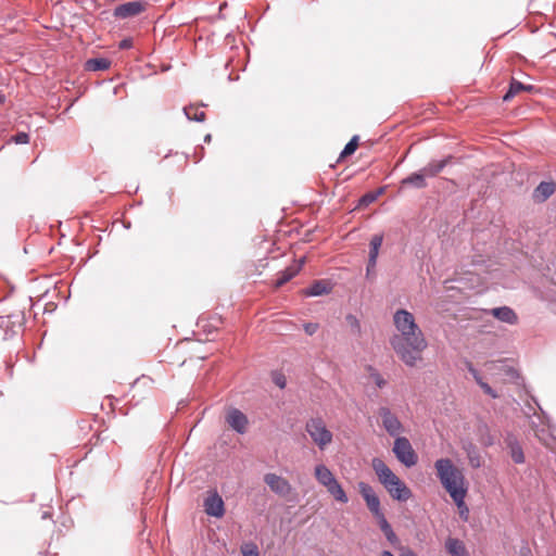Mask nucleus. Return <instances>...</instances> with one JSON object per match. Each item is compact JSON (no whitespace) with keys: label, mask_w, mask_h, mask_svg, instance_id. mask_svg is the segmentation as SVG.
I'll return each instance as SVG.
<instances>
[{"label":"nucleus","mask_w":556,"mask_h":556,"mask_svg":"<svg viewBox=\"0 0 556 556\" xmlns=\"http://www.w3.org/2000/svg\"><path fill=\"white\" fill-rule=\"evenodd\" d=\"M16 334L12 316H0V340L11 339Z\"/></svg>","instance_id":"17"},{"label":"nucleus","mask_w":556,"mask_h":556,"mask_svg":"<svg viewBox=\"0 0 556 556\" xmlns=\"http://www.w3.org/2000/svg\"><path fill=\"white\" fill-rule=\"evenodd\" d=\"M505 443L509 450V454L515 464L525 463L523 450L514 434H507Z\"/></svg>","instance_id":"13"},{"label":"nucleus","mask_w":556,"mask_h":556,"mask_svg":"<svg viewBox=\"0 0 556 556\" xmlns=\"http://www.w3.org/2000/svg\"><path fill=\"white\" fill-rule=\"evenodd\" d=\"M467 492H468V489H465L464 490V494H463L460 500L459 498H455V497H451L453 500V502L455 503V505L457 506L458 511H459V516H460V518L463 520H467L468 519V515H469L468 506L465 503V498H466Z\"/></svg>","instance_id":"28"},{"label":"nucleus","mask_w":556,"mask_h":556,"mask_svg":"<svg viewBox=\"0 0 556 556\" xmlns=\"http://www.w3.org/2000/svg\"><path fill=\"white\" fill-rule=\"evenodd\" d=\"M393 453L397 460L408 468L415 466L418 462L416 452L414 451L409 440L405 437L395 438Z\"/></svg>","instance_id":"5"},{"label":"nucleus","mask_w":556,"mask_h":556,"mask_svg":"<svg viewBox=\"0 0 556 556\" xmlns=\"http://www.w3.org/2000/svg\"><path fill=\"white\" fill-rule=\"evenodd\" d=\"M332 286L326 280H315L307 289L303 291L306 296H320L330 293Z\"/></svg>","instance_id":"15"},{"label":"nucleus","mask_w":556,"mask_h":556,"mask_svg":"<svg viewBox=\"0 0 556 556\" xmlns=\"http://www.w3.org/2000/svg\"><path fill=\"white\" fill-rule=\"evenodd\" d=\"M381 556H394L390 551H383Z\"/></svg>","instance_id":"44"},{"label":"nucleus","mask_w":556,"mask_h":556,"mask_svg":"<svg viewBox=\"0 0 556 556\" xmlns=\"http://www.w3.org/2000/svg\"><path fill=\"white\" fill-rule=\"evenodd\" d=\"M372 469L379 482L384 486L393 500L406 502L413 495L410 489L387 466V464L375 457L371 462Z\"/></svg>","instance_id":"3"},{"label":"nucleus","mask_w":556,"mask_h":556,"mask_svg":"<svg viewBox=\"0 0 556 556\" xmlns=\"http://www.w3.org/2000/svg\"><path fill=\"white\" fill-rule=\"evenodd\" d=\"M376 266L370 265V261L367 262L366 266V276L370 277V275L375 271Z\"/></svg>","instance_id":"41"},{"label":"nucleus","mask_w":556,"mask_h":556,"mask_svg":"<svg viewBox=\"0 0 556 556\" xmlns=\"http://www.w3.org/2000/svg\"><path fill=\"white\" fill-rule=\"evenodd\" d=\"M533 89H534V86L526 85V84H522L521 81L516 80L515 78H511V80L509 83L508 90L503 96V101L504 102H509L520 91L531 92Z\"/></svg>","instance_id":"16"},{"label":"nucleus","mask_w":556,"mask_h":556,"mask_svg":"<svg viewBox=\"0 0 556 556\" xmlns=\"http://www.w3.org/2000/svg\"><path fill=\"white\" fill-rule=\"evenodd\" d=\"M401 556H417L412 549L407 548Z\"/></svg>","instance_id":"42"},{"label":"nucleus","mask_w":556,"mask_h":556,"mask_svg":"<svg viewBox=\"0 0 556 556\" xmlns=\"http://www.w3.org/2000/svg\"><path fill=\"white\" fill-rule=\"evenodd\" d=\"M144 11V4L140 1H129L117 5L113 15L117 18H128Z\"/></svg>","instance_id":"10"},{"label":"nucleus","mask_w":556,"mask_h":556,"mask_svg":"<svg viewBox=\"0 0 556 556\" xmlns=\"http://www.w3.org/2000/svg\"><path fill=\"white\" fill-rule=\"evenodd\" d=\"M437 477L451 497L462 498L468 489L463 470L451 458H439L434 462Z\"/></svg>","instance_id":"2"},{"label":"nucleus","mask_w":556,"mask_h":556,"mask_svg":"<svg viewBox=\"0 0 556 556\" xmlns=\"http://www.w3.org/2000/svg\"><path fill=\"white\" fill-rule=\"evenodd\" d=\"M490 314L502 323L515 325L518 321V316L515 311L509 306L494 307Z\"/></svg>","instance_id":"14"},{"label":"nucleus","mask_w":556,"mask_h":556,"mask_svg":"<svg viewBox=\"0 0 556 556\" xmlns=\"http://www.w3.org/2000/svg\"><path fill=\"white\" fill-rule=\"evenodd\" d=\"M118 47L122 50L130 49L132 47L131 38H125V39L121 40L118 43Z\"/></svg>","instance_id":"39"},{"label":"nucleus","mask_w":556,"mask_h":556,"mask_svg":"<svg viewBox=\"0 0 556 556\" xmlns=\"http://www.w3.org/2000/svg\"><path fill=\"white\" fill-rule=\"evenodd\" d=\"M376 519L388 542H390L392 545H396L399 543V538L387 520L384 514L378 516Z\"/></svg>","instance_id":"20"},{"label":"nucleus","mask_w":556,"mask_h":556,"mask_svg":"<svg viewBox=\"0 0 556 556\" xmlns=\"http://www.w3.org/2000/svg\"><path fill=\"white\" fill-rule=\"evenodd\" d=\"M367 371H368L370 378L374 380L375 384L379 389H382L387 384L386 379L382 377V375L376 368H374L372 366L369 365L367 367Z\"/></svg>","instance_id":"30"},{"label":"nucleus","mask_w":556,"mask_h":556,"mask_svg":"<svg viewBox=\"0 0 556 556\" xmlns=\"http://www.w3.org/2000/svg\"><path fill=\"white\" fill-rule=\"evenodd\" d=\"M307 433L309 434L313 442L319 447L325 450L332 441V433L327 429L324 420L319 417L311 418L305 426Z\"/></svg>","instance_id":"4"},{"label":"nucleus","mask_w":556,"mask_h":556,"mask_svg":"<svg viewBox=\"0 0 556 556\" xmlns=\"http://www.w3.org/2000/svg\"><path fill=\"white\" fill-rule=\"evenodd\" d=\"M556 184L554 181H541L533 190V199L535 202L543 203L554 194Z\"/></svg>","instance_id":"12"},{"label":"nucleus","mask_w":556,"mask_h":556,"mask_svg":"<svg viewBox=\"0 0 556 556\" xmlns=\"http://www.w3.org/2000/svg\"><path fill=\"white\" fill-rule=\"evenodd\" d=\"M204 510L208 516L219 518L224 515L223 498L215 492L204 500Z\"/></svg>","instance_id":"11"},{"label":"nucleus","mask_w":556,"mask_h":556,"mask_svg":"<svg viewBox=\"0 0 556 556\" xmlns=\"http://www.w3.org/2000/svg\"><path fill=\"white\" fill-rule=\"evenodd\" d=\"M184 114L189 121L201 123L205 119V113L203 111H200L199 108L195 105L185 106Z\"/></svg>","instance_id":"27"},{"label":"nucleus","mask_w":556,"mask_h":556,"mask_svg":"<svg viewBox=\"0 0 556 556\" xmlns=\"http://www.w3.org/2000/svg\"><path fill=\"white\" fill-rule=\"evenodd\" d=\"M274 382L280 389H283L286 387V378L282 375H275L274 376Z\"/></svg>","instance_id":"38"},{"label":"nucleus","mask_w":556,"mask_h":556,"mask_svg":"<svg viewBox=\"0 0 556 556\" xmlns=\"http://www.w3.org/2000/svg\"><path fill=\"white\" fill-rule=\"evenodd\" d=\"M348 319H352L355 324H357V319L355 317H353L352 315H349Z\"/></svg>","instance_id":"47"},{"label":"nucleus","mask_w":556,"mask_h":556,"mask_svg":"<svg viewBox=\"0 0 556 556\" xmlns=\"http://www.w3.org/2000/svg\"><path fill=\"white\" fill-rule=\"evenodd\" d=\"M358 147V136H353L340 153V159L353 154Z\"/></svg>","instance_id":"29"},{"label":"nucleus","mask_w":556,"mask_h":556,"mask_svg":"<svg viewBox=\"0 0 556 556\" xmlns=\"http://www.w3.org/2000/svg\"><path fill=\"white\" fill-rule=\"evenodd\" d=\"M111 66V61L105 58L89 59L85 63V68L90 72L105 71Z\"/></svg>","instance_id":"25"},{"label":"nucleus","mask_w":556,"mask_h":556,"mask_svg":"<svg viewBox=\"0 0 556 556\" xmlns=\"http://www.w3.org/2000/svg\"><path fill=\"white\" fill-rule=\"evenodd\" d=\"M315 478L325 488L336 480L333 473L324 464H319L315 467Z\"/></svg>","instance_id":"24"},{"label":"nucleus","mask_w":556,"mask_h":556,"mask_svg":"<svg viewBox=\"0 0 556 556\" xmlns=\"http://www.w3.org/2000/svg\"><path fill=\"white\" fill-rule=\"evenodd\" d=\"M519 556H532L531 549L528 546L521 547Z\"/></svg>","instance_id":"40"},{"label":"nucleus","mask_w":556,"mask_h":556,"mask_svg":"<svg viewBox=\"0 0 556 556\" xmlns=\"http://www.w3.org/2000/svg\"><path fill=\"white\" fill-rule=\"evenodd\" d=\"M378 414L381 418L382 426L389 435L395 438L400 437L404 431V427L397 416L387 406H381Z\"/></svg>","instance_id":"6"},{"label":"nucleus","mask_w":556,"mask_h":556,"mask_svg":"<svg viewBox=\"0 0 556 556\" xmlns=\"http://www.w3.org/2000/svg\"><path fill=\"white\" fill-rule=\"evenodd\" d=\"M479 387L483 390V392L490 395L492 399H497L498 394L496 391L486 382H480Z\"/></svg>","instance_id":"34"},{"label":"nucleus","mask_w":556,"mask_h":556,"mask_svg":"<svg viewBox=\"0 0 556 556\" xmlns=\"http://www.w3.org/2000/svg\"><path fill=\"white\" fill-rule=\"evenodd\" d=\"M358 491L364 501L366 502L368 509L371 511L375 518L383 514L380 507V500L370 484L363 481L359 482Z\"/></svg>","instance_id":"7"},{"label":"nucleus","mask_w":556,"mask_h":556,"mask_svg":"<svg viewBox=\"0 0 556 556\" xmlns=\"http://www.w3.org/2000/svg\"><path fill=\"white\" fill-rule=\"evenodd\" d=\"M212 140V136L211 134H207L205 137H204V141L205 142H210Z\"/></svg>","instance_id":"45"},{"label":"nucleus","mask_w":556,"mask_h":556,"mask_svg":"<svg viewBox=\"0 0 556 556\" xmlns=\"http://www.w3.org/2000/svg\"><path fill=\"white\" fill-rule=\"evenodd\" d=\"M448 159L440 160V161H431L426 166L420 168L426 176V178L435 177L440 174L444 167L447 165Z\"/></svg>","instance_id":"23"},{"label":"nucleus","mask_w":556,"mask_h":556,"mask_svg":"<svg viewBox=\"0 0 556 556\" xmlns=\"http://www.w3.org/2000/svg\"><path fill=\"white\" fill-rule=\"evenodd\" d=\"M226 421L229 427L239 434H244L248 429V417L238 408H230L226 414Z\"/></svg>","instance_id":"9"},{"label":"nucleus","mask_w":556,"mask_h":556,"mask_svg":"<svg viewBox=\"0 0 556 556\" xmlns=\"http://www.w3.org/2000/svg\"><path fill=\"white\" fill-rule=\"evenodd\" d=\"M47 518H50V514L48 511H45L42 514V519H47Z\"/></svg>","instance_id":"46"},{"label":"nucleus","mask_w":556,"mask_h":556,"mask_svg":"<svg viewBox=\"0 0 556 556\" xmlns=\"http://www.w3.org/2000/svg\"><path fill=\"white\" fill-rule=\"evenodd\" d=\"M467 368L478 384H480V382H483V379L480 376L479 371L472 366L471 363H468Z\"/></svg>","instance_id":"35"},{"label":"nucleus","mask_w":556,"mask_h":556,"mask_svg":"<svg viewBox=\"0 0 556 556\" xmlns=\"http://www.w3.org/2000/svg\"><path fill=\"white\" fill-rule=\"evenodd\" d=\"M393 324L399 333L390 339V344L400 359L409 367H414L421 359L427 340L415 321L414 315L406 309H397L393 315Z\"/></svg>","instance_id":"1"},{"label":"nucleus","mask_w":556,"mask_h":556,"mask_svg":"<svg viewBox=\"0 0 556 556\" xmlns=\"http://www.w3.org/2000/svg\"><path fill=\"white\" fill-rule=\"evenodd\" d=\"M426 176L424 175L422 170L419 169L416 173L410 174L409 176L405 177L402 181V186H413L416 189H424L427 187V180Z\"/></svg>","instance_id":"21"},{"label":"nucleus","mask_w":556,"mask_h":556,"mask_svg":"<svg viewBox=\"0 0 556 556\" xmlns=\"http://www.w3.org/2000/svg\"><path fill=\"white\" fill-rule=\"evenodd\" d=\"M326 489L334 497L336 501L343 504L349 502V497L345 491L342 489L341 484L338 482L337 479L329 485H327Z\"/></svg>","instance_id":"26"},{"label":"nucleus","mask_w":556,"mask_h":556,"mask_svg":"<svg viewBox=\"0 0 556 556\" xmlns=\"http://www.w3.org/2000/svg\"><path fill=\"white\" fill-rule=\"evenodd\" d=\"M382 242H383V235H381V233L374 235L370 239L368 261H370L371 266H376V264H377V258H378L379 250L382 245Z\"/></svg>","instance_id":"22"},{"label":"nucleus","mask_w":556,"mask_h":556,"mask_svg":"<svg viewBox=\"0 0 556 556\" xmlns=\"http://www.w3.org/2000/svg\"><path fill=\"white\" fill-rule=\"evenodd\" d=\"M264 482L274 493L278 494L279 496H287L292 491V486L289 481L276 473H266L264 476Z\"/></svg>","instance_id":"8"},{"label":"nucleus","mask_w":556,"mask_h":556,"mask_svg":"<svg viewBox=\"0 0 556 556\" xmlns=\"http://www.w3.org/2000/svg\"><path fill=\"white\" fill-rule=\"evenodd\" d=\"M12 141L16 144H27L29 142V135L24 131L17 132L12 137Z\"/></svg>","instance_id":"33"},{"label":"nucleus","mask_w":556,"mask_h":556,"mask_svg":"<svg viewBox=\"0 0 556 556\" xmlns=\"http://www.w3.org/2000/svg\"><path fill=\"white\" fill-rule=\"evenodd\" d=\"M319 326L318 324L316 323H307V324H304V331L308 334V336H313L314 333H316V331L318 330Z\"/></svg>","instance_id":"36"},{"label":"nucleus","mask_w":556,"mask_h":556,"mask_svg":"<svg viewBox=\"0 0 556 556\" xmlns=\"http://www.w3.org/2000/svg\"><path fill=\"white\" fill-rule=\"evenodd\" d=\"M381 192H382V190H379V191H378V193H366V194L362 198L361 202H362V203H371V202H374V201L377 199V197H378L379 194H381Z\"/></svg>","instance_id":"37"},{"label":"nucleus","mask_w":556,"mask_h":556,"mask_svg":"<svg viewBox=\"0 0 556 556\" xmlns=\"http://www.w3.org/2000/svg\"><path fill=\"white\" fill-rule=\"evenodd\" d=\"M5 102V94L0 91V104H3Z\"/></svg>","instance_id":"43"},{"label":"nucleus","mask_w":556,"mask_h":556,"mask_svg":"<svg viewBox=\"0 0 556 556\" xmlns=\"http://www.w3.org/2000/svg\"><path fill=\"white\" fill-rule=\"evenodd\" d=\"M465 450L467 452V455H468V458H469V462H470L471 466L472 467H479L480 466V460H479V456L477 454L475 445L472 443H469L465 447Z\"/></svg>","instance_id":"31"},{"label":"nucleus","mask_w":556,"mask_h":556,"mask_svg":"<svg viewBox=\"0 0 556 556\" xmlns=\"http://www.w3.org/2000/svg\"><path fill=\"white\" fill-rule=\"evenodd\" d=\"M304 260H301L298 264H294L286 269L281 270L278 274V278L276 280V287H282L289 280H291L301 269Z\"/></svg>","instance_id":"18"},{"label":"nucleus","mask_w":556,"mask_h":556,"mask_svg":"<svg viewBox=\"0 0 556 556\" xmlns=\"http://www.w3.org/2000/svg\"><path fill=\"white\" fill-rule=\"evenodd\" d=\"M445 547L451 556H469L465 544L459 539L448 538Z\"/></svg>","instance_id":"19"},{"label":"nucleus","mask_w":556,"mask_h":556,"mask_svg":"<svg viewBox=\"0 0 556 556\" xmlns=\"http://www.w3.org/2000/svg\"><path fill=\"white\" fill-rule=\"evenodd\" d=\"M243 556H260L258 548L254 543H247L241 547Z\"/></svg>","instance_id":"32"}]
</instances>
